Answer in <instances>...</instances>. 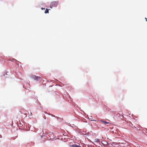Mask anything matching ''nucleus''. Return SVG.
I'll return each mask as SVG.
<instances>
[{
    "label": "nucleus",
    "instance_id": "obj_1",
    "mask_svg": "<svg viewBox=\"0 0 147 147\" xmlns=\"http://www.w3.org/2000/svg\"><path fill=\"white\" fill-rule=\"evenodd\" d=\"M31 77L32 78L36 80H38L40 79V77L38 76H37L35 75H32L31 76Z\"/></svg>",
    "mask_w": 147,
    "mask_h": 147
},
{
    "label": "nucleus",
    "instance_id": "obj_2",
    "mask_svg": "<svg viewBox=\"0 0 147 147\" xmlns=\"http://www.w3.org/2000/svg\"><path fill=\"white\" fill-rule=\"evenodd\" d=\"M58 3V1H53L51 3V5L53 7H56Z\"/></svg>",
    "mask_w": 147,
    "mask_h": 147
},
{
    "label": "nucleus",
    "instance_id": "obj_3",
    "mask_svg": "<svg viewBox=\"0 0 147 147\" xmlns=\"http://www.w3.org/2000/svg\"><path fill=\"white\" fill-rule=\"evenodd\" d=\"M102 143L104 145L107 146H109L110 145V144L109 143L105 141H102Z\"/></svg>",
    "mask_w": 147,
    "mask_h": 147
},
{
    "label": "nucleus",
    "instance_id": "obj_4",
    "mask_svg": "<svg viewBox=\"0 0 147 147\" xmlns=\"http://www.w3.org/2000/svg\"><path fill=\"white\" fill-rule=\"evenodd\" d=\"M99 121L102 122V123H104L105 125L106 124H108L109 123V122H107V121H103V120H99Z\"/></svg>",
    "mask_w": 147,
    "mask_h": 147
},
{
    "label": "nucleus",
    "instance_id": "obj_5",
    "mask_svg": "<svg viewBox=\"0 0 147 147\" xmlns=\"http://www.w3.org/2000/svg\"><path fill=\"white\" fill-rule=\"evenodd\" d=\"M49 9H46V10L45 11V13H49Z\"/></svg>",
    "mask_w": 147,
    "mask_h": 147
},
{
    "label": "nucleus",
    "instance_id": "obj_6",
    "mask_svg": "<svg viewBox=\"0 0 147 147\" xmlns=\"http://www.w3.org/2000/svg\"><path fill=\"white\" fill-rule=\"evenodd\" d=\"M94 140H95V142H100L99 140L98 139V138L95 139Z\"/></svg>",
    "mask_w": 147,
    "mask_h": 147
},
{
    "label": "nucleus",
    "instance_id": "obj_7",
    "mask_svg": "<svg viewBox=\"0 0 147 147\" xmlns=\"http://www.w3.org/2000/svg\"><path fill=\"white\" fill-rule=\"evenodd\" d=\"M41 9H42V10H43V9H45V8H43V7H42V8H41Z\"/></svg>",
    "mask_w": 147,
    "mask_h": 147
},
{
    "label": "nucleus",
    "instance_id": "obj_8",
    "mask_svg": "<svg viewBox=\"0 0 147 147\" xmlns=\"http://www.w3.org/2000/svg\"><path fill=\"white\" fill-rule=\"evenodd\" d=\"M30 115H32V113L30 112Z\"/></svg>",
    "mask_w": 147,
    "mask_h": 147
},
{
    "label": "nucleus",
    "instance_id": "obj_9",
    "mask_svg": "<svg viewBox=\"0 0 147 147\" xmlns=\"http://www.w3.org/2000/svg\"><path fill=\"white\" fill-rule=\"evenodd\" d=\"M146 19V21H147V18H145Z\"/></svg>",
    "mask_w": 147,
    "mask_h": 147
},
{
    "label": "nucleus",
    "instance_id": "obj_10",
    "mask_svg": "<svg viewBox=\"0 0 147 147\" xmlns=\"http://www.w3.org/2000/svg\"><path fill=\"white\" fill-rule=\"evenodd\" d=\"M134 127L135 128H136V127H135L134 126Z\"/></svg>",
    "mask_w": 147,
    "mask_h": 147
}]
</instances>
